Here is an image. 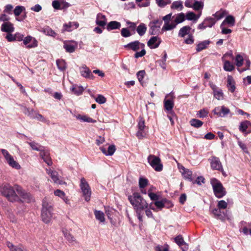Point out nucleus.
<instances>
[{
    "label": "nucleus",
    "instance_id": "nucleus-1",
    "mask_svg": "<svg viewBox=\"0 0 251 251\" xmlns=\"http://www.w3.org/2000/svg\"><path fill=\"white\" fill-rule=\"evenodd\" d=\"M0 191L1 194L10 201H18V195L22 197L25 201L29 202L31 201V195L25 192L19 185H16L12 187L8 184L4 185L0 188Z\"/></svg>",
    "mask_w": 251,
    "mask_h": 251
},
{
    "label": "nucleus",
    "instance_id": "nucleus-2",
    "mask_svg": "<svg viewBox=\"0 0 251 251\" xmlns=\"http://www.w3.org/2000/svg\"><path fill=\"white\" fill-rule=\"evenodd\" d=\"M128 199L136 212L148 208V203L138 193H134L132 195L128 196Z\"/></svg>",
    "mask_w": 251,
    "mask_h": 251
},
{
    "label": "nucleus",
    "instance_id": "nucleus-3",
    "mask_svg": "<svg viewBox=\"0 0 251 251\" xmlns=\"http://www.w3.org/2000/svg\"><path fill=\"white\" fill-rule=\"evenodd\" d=\"M53 209L52 203L45 198L43 201L41 218L46 224L50 223L53 217Z\"/></svg>",
    "mask_w": 251,
    "mask_h": 251
},
{
    "label": "nucleus",
    "instance_id": "nucleus-4",
    "mask_svg": "<svg viewBox=\"0 0 251 251\" xmlns=\"http://www.w3.org/2000/svg\"><path fill=\"white\" fill-rule=\"evenodd\" d=\"M210 184L212 186L215 196L220 199L226 195V191L221 182L215 178L210 179Z\"/></svg>",
    "mask_w": 251,
    "mask_h": 251
},
{
    "label": "nucleus",
    "instance_id": "nucleus-5",
    "mask_svg": "<svg viewBox=\"0 0 251 251\" xmlns=\"http://www.w3.org/2000/svg\"><path fill=\"white\" fill-rule=\"evenodd\" d=\"M79 187L84 200L86 201H89L91 200L92 190L88 182L84 177L80 178Z\"/></svg>",
    "mask_w": 251,
    "mask_h": 251
},
{
    "label": "nucleus",
    "instance_id": "nucleus-6",
    "mask_svg": "<svg viewBox=\"0 0 251 251\" xmlns=\"http://www.w3.org/2000/svg\"><path fill=\"white\" fill-rule=\"evenodd\" d=\"M1 152L8 165L12 168L16 170H20L21 168V165L16 161L13 156L5 149H1Z\"/></svg>",
    "mask_w": 251,
    "mask_h": 251
},
{
    "label": "nucleus",
    "instance_id": "nucleus-7",
    "mask_svg": "<svg viewBox=\"0 0 251 251\" xmlns=\"http://www.w3.org/2000/svg\"><path fill=\"white\" fill-rule=\"evenodd\" d=\"M148 161L151 167L157 172H160L163 169V165L159 157L151 154L148 157Z\"/></svg>",
    "mask_w": 251,
    "mask_h": 251
},
{
    "label": "nucleus",
    "instance_id": "nucleus-8",
    "mask_svg": "<svg viewBox=\"0 0 251 251\" xmlns=\"http://www.w3.org/2000/svg\"><path fill=\"white\" fill-rule=\"evenodd\" d=\"M46 172L50 176L54 183L60 185L66 184L61 177L58 176V174L56 171L52 170L50 169H47Z\"/></svg>",
    "mask_w": 251,
    "mask_h": 251
},
{
    "label": "nucleus",
    "instance_id": "nucleus-9",
    "mask_svg": "<svg viewBox=\"0 0 251 251\" xmlns=\"http://www.w3.org/2000/svg\"><path fill=\"white\" fill-rule=\"evenodd\" d=\"M77 43L74 40H66L63 41V48L67 52H74L77 48Z\"/></svg>",
    "mask_w": 251,
    "mask_h": 251
},
{
    "label": "nucleus",
    "instance_id": "nucleus-10",
    "mask_svg": "<svg viewBox=\"0 0 251 251\" xmlns=\"http://www.w3.org/2000/svg\"><path fill=\"white\" fill-rule=\"evenodd\" d=\"M23 41L24 44L28 49L34 48L38 46L37 40L30 35L24 38Z\"/></svg>",
    "mask_w": 251,
    "mask_h": 251
},
{
    "label": "nucleus",
    "instance_id": "nucleus-11",
    "mask_svg": "<svg viewBox=\"0 0 251 251\" xmlns=\"http://www.w3.org/2000/svg\"><path fill=\"white\" fill-rule=\"evenodd\" d=\"M209 86L213 91L215 98L218 100H222L224 99V94L221 89L219 88L212 82H209Z\"/></svg>",
    "mask_w": 251,
    "mask_h": 251
},
{
    "label": "nucleus",
    "instance_id": "nucleus-12",
    "mask_svg": "<svg viewBox=\"0 0 251 251\" xmlns=\"http://www.w3.org/2000/svg\"><path fill=\"white\" fill-rule=\"evenodd\" d=\"M25 114L31 119H36L44 123H47L48 120L42 115L39 114L37 111H26Z\"/></svg>",
    "mask_w": 251,
    "mask_h": 251
},
{
    "label": "nucleus",
    "instance_id": "nucleus-13",
    "mask_svg": "<svg viewBox=\"0 0 251 251\" xmlns=\"http://www.w3.org/2000/svg\"><path fill=\"white\" fill-rule=\"evenodd\" d=\"M138 131L136 133V136L139 139L143 138L144 135V129L146 127L145 125V120L142 117H140L138 123Z\"/></svg>",
    "mask_w": 251,
    "mask_h": 251
},
{
    "label": "nucleus",
    "instance_id": "nucleus-14",
    "mask_svg": "<svg viewBox=\"0 0 251 251\" xmlns=\"http://www.w3.org/2000/svg\"><path fill=\"white\" fill-rule=\"evenodd\" d=\"M79 71L81 75L86 78L90 79H93L94 76L92 74L91 71L87 67L86 65H83L79 68Z\"/></svg>",
    "mask_w": 251,
    "mask_h": 251
},
{
    "label": "nucleus",
    "instance_id": "nucleus-15",
    "mask_svg": "<svg viewBox=\"0 0 251 251\" xmlns=\"http://www.w3.org/2000/svg\"><path fill=\"white\" fill-rule=\"evenodd\" d=\"M239 231L246 235L249 234L251 235V222L248 223L243 221L241 222Z\"/></svg>",
    "mask_w": 251,
    "mask_h": 251
},
{
    "label": "nucleus",
    "instance_id": "nucleus-16",
    "mask_svg": "<svg viewBox=\"0 0 251 251\" xmlns=\"http://www.w3.org/2000/svg\"><path fill=\"white\" fill-rule=\"evenodd\" d=\"M227 55H228V53H226L222 57V60L224 63L223 68L226 71L231 72L235 69V66L233 63L226 59V57Z\"/></svg>",
    "mask_w": 251,
    "mask_h": 251
},
{
    "label": "nucleus",
    "instance_id": "nucleus-17",
    "mask_svg": "<svg viewBox=\"0 0 251 251\" xmlns=\"http://www.w3.org/2000/svg\"><path fill=\"white\" fill-rule=\"evenodd\" d=\"M212 213L214 215V217L221 221H224L226 218L229 219L226 212H221V209L218 208H214L212 210Z\"/></svg>",
    "mask_w": 251,
    "mask_h": 251
},
{
    "label": "nucleus",
    "instance_id": "nucleus-18",
    "mask_svg": "<svg viewBox=\"0 0 251 251\" xmlns=\"http://www.w3.org/2000/svg\"><path fill=\"white\" fill-rule=\"evenodd\" d=\"M71 112L74 117L81 122L94 123L96 122V121L86 115L76 114L75 112V111H74V112H72V111H71Z\"/></svg>",
    "mask_w": 251,
    "mask_h": 251
},
{
    "label": "nucleus",
    "instance_id": "nucleus-19",
    "mask_svg": "<svg viewBox=\"0 0 251 251\" xmlns=\"http://www.w3.org/2000/svg\"><path fill=\"white\" fill-rule=\"evenodd\" d=\"M240 131L245 134H248L251 132V123L248 121H245L240 123L239 127Z\"/></svg>",
    "mask_w": 251,
    "mask_h": 251
},
{
    "label": "nucleus",
    "instance_id": "nucleus-20",
    "mask_svg": "<svg viewBox=\"0 0 251 251\" xmlns=\"http://www.w3.org/2000/svg\"><path fill=\"white\" fill-rule=\"evenodd\" d=\"M161 24L162 21L159 20H154L151 22L149 24L150 34H154L156 31L159 29Z\"/></svg>",
    "mask_w": 251,
    "mask_h": 251
},
{
    "label": "nucleus",
    "instance_id": "nucleus-21",
    "mask_svg": "<svg viewBox=\"0 0 251 251\" xmlns=\"http://www.w3.org/2000/svg\"><path fill=\"white\" fill-rule=\"evenodd\" d=\"M210 163L212 169L223 171V167L219 158L212 157Z\"/></svg>",
    "mask_w": 251,
    "mask_h": 251
},
{
    "label": "nucleus",
    "instance_id": "nucleus-22",
    "mask_svg": "<svg viewBox=\"0 0 251 251\" xmlns=\"http://www.w3.org/2000/svg\"><path fill=\"white\" fill-rule=\"evenodd\" d=\"M79 26V24L77 22H69L67 24L63 25L62 32H70L74 29H76Z\"/></svg>",
    "mask_w": 251,
    "mask_h": 251
},
{
    "label": "nucleus",
    "instance_id": "nucleus-23",
    "mask_svg": "<svg viewBox=\"0 0 251 251\" xmlns=\"http://www.w3.org/2000/svg\"><path fill=\"white\" fill-rule=\"evenodd\" d=\"M164 104L166 110H172L174 103L172 94H169L166 96V98L164 101Z\"/></svg>",
    "mask_w": 251,
    "mask_h": 251
},
{
    "label": "nucleus",
    "instance_id": "nucleus-24",
    "mask_svg": "<svg viewBox=\"0 0 251 251\" xmlns=\"http://www.w3.org/2000/svg\"><path fill=\"white\" fill-rule=\"evenodd\" d=\"M161 40L157 36H153L151 38L148 42V46L151 49H156L159 46Z\"/></svg>",
    "mask_w": 251,
    "mask_h": 251
},
{
    "label": "nucleus",
    "instance_id": "nucleus-25",
    "mask_svg": "<svg viewBox=\"0 0 251 251\" xmlns=\"http://www.w3.org/2000/svg\"><path fill=\"white\" fill-rule=\"evenodd\" d=\"M40 156L49 166L51 165L52 161L50 156V153L48 150H45L44 148L40 151Z\"/></svg>",
    "mask_w": 251,
    "mask_h": 251
},
{
    "label": "nucleus",
    "instance_id": "nucleus-26",
    "mask_svg": "<svg viewBox=\"0 0 251 251\" xmlns=\"http://www.w3.org/2000/svg\"><path fill=\"white\" fill-rule=\"evenodd\" d=\"M126 48L131 49L134 51H136L139 50L140 48L144 47V44L140 43L138 41H135L131 43H128L125 46Z\"/></svg>",
    "mask_w": 251,
    "mask_h": 251
},
{
    "label": "nucleus",
    "instance_id": "nucleus-27",
    "mask_svg": "<svg viewBox=\"0 0 251 251\" xmlns=\"http://www.w3.org/2000/svg\"><path fill=\"white\" fill-rule=\"evenodd\" d=\"M175 242L181 248L183 251H186L188 249V244H186L181 235H178L175 238Z\"/></svg>",
    "mask_w": 251,
    "mask_h": 251
},
{
    "label": "nucleus",
    "instance_id": "nucleus-28",
    "mask_svg": "<svg viewBox=\"0 0 251 251\" xmlns=\"http://www.w3.org/2000/svg\"><path fill=\"white\" fill-rule=\"evenodd\" d=\"M178 169L185 179H188L190 181L192 180V172L191 171L185 168L182 166H179Z\"/></svg>",
    "mask_w": 251,
    "mask_h": 251
},
{
    "label": "nucleus",
    "instance_id": "nucleus-29",
    "mask_svg": "<svg viewBox=\"0 0 251 251\" xmlns=\"http://www.w3.org/2000/svg\"><path fill=\"white\" fill-rule=\"evenodd\" d=\"M14 27L13 25L9 22L3 23L1 26V30L2 32L8 33H12L14 31Z\"/></svg>",
    "mask_w": 251,
    "mask_h": 251
},
{
    "label": "nucleus",
    "instance_id": "nucleus-30",
    "mask_svg": "<svg viewBox=\"0 0 251 251\" xmlns=\"http://www.w3.org/2000/svg\"><path fill=\"white\" fill-rule=\"evenodd\" d=\"M96 23L100 26L103 27L106 24V18L105 15L101 13H99L97 15Z\"/></svg>",
    "mask_w": 251,
    "mask_h": 251
},
{
    "label": "nucleus",
    "instance_id": "nucleus-31",
    "mask_svg": "<svg viewBox=\"0 0 251 251\" xmlns=\"http://www.w3.org/2000/svg\"><path fill=\"white\" fill-rule=\"evenodd\" d=\"M54 194L55 196L60 198L65 203L70 204V200L63 191L57 189L54 191Z\"/></svg>",
    "mask_w": 251,
    "mask_h": 251
},
{
    "label": "nucleus",
    "instance_id": "nucleus-32",
    "mask_svg": "<svg viewBox=\"0 0 251 251\" xmlns=\"http://www.w3.org/2000/svg\"><path fill=\"white\" fill-rule=\"evenodd\" d=\"M100 150L105 155H112L115 152L116 148L114 145H111L108 146L107 150L103 147H100Z\"/></svg>",
    "mask_w": 251,
    "mask_h": 251
},
{
    "label": "nucleus",
    "instance_id": "nucleus-33",
    "mask_svg": "<svg viewBox=\"0 0 251 251\" xmlns=\"http://www.w3.org/2000/svg\"><path fill=\"white\" fill-rule=\"evenodd\" d=\"M191 27L189 25H185L181 27L178 32V35L180 37H184L186 35L190 34Z\"/></svg>",
    "mask_w": 251,
    "mask_h": 251
},
{
    "label": "nucleus",
    "instance_id": "nucleus-34",
    "mask_svg": "<svg viewBox=\"0 0 251 251\" xmlns=\"http://www.w3.org/2000/svg\"><path fill=\"white\" fill-rule=\"evenodd\" d=\"M227 87L228 90L232 93L234 92L235 90V83L233 77L230 75L227 76Z\"/></svg>",
    "mask_w": 251,
    "mask_h": 251
},
{
    "label": "nucleus",
    "instance_id": "nucleus-35",
    "mask_svg": "<svg viewBox=\"0 0 251 251\" xmlns=\"http://www.w3.org/2000/svg\"><path fill=\"white\" fill-rule=\"evenodd\" d=\"M204 7L203 2L201 1H198L197 0H194V4L192 8L196 11H198L200 13H201L202 10Z\"/></svg>",
    "mask_w": 251,
    "mask_h": 251
},
{
    "label": "nucleus",
    "instance_id": "nucleus-36",
    "mask_svg": "<svg viewBox=\"0 0 251 251\" xmlns=\"http://www.w3.org/2000/svg\"><path fill=\"white\" fill-rule=\"evenodd\" d=\"M121 26V24L120 22L117 21H113L110 22L106 26V29L108 30H111L113 29H120Z\"/></svg>",
    "mask_w": 251,
    "mask_h": 251
},
{
    "label": "nucleus",
    "instance_id": "nucleus-37",
    "mask_svg": "<svg viewBox=\"0 0 251 251\" xmlns=\"http://www.w3.org/2000/svg\"><path fill=\"white\" fill-rule=\"evenodd\" d=\"M201 12L196 15L193 12H188L186 14L185 19L188 21H197L201 17Z\"/></svg>",
    "mask_w": 251,
    "mask_h": 251
},
{
    "label": "nucleus",
    "instance_id": "nucleus-38",
    "mask_svg": "<svg viewBox=\"0 0 251 251\" xmlns=\"http://www.w3.org/2000/svg\"><path fill=\"white\" fill-rule=\"evenodd\" d=\"M39 31L48 36L54 37L56 35V33L49 26L44 27Z\"/></svg>",
    "mask_w": 251,
    "mask_h": 251
},
{
    "label": "nucleus",
    "instance_id": "nucleus-39",
    "mask_svg": "<svg viewBox=\"0 0 251 251\" xmlns=\"http://www.w3.org/2000/svg\"><path fill=\"white\" fill-rule=\"evenodd\" d=\"M210 44V41L209 40H204L203 41H202L200 43H199L197 45L196 47V50L198 52H200L203 50L206 49L208 46Z\"/></svg>",
    "mask_w": 251,
    "mask_h": 251
},
{
    "label": "nucleus",
    "instance_id": "nucleus-40",
    "mask_svg": "<svg viewBox=\"0 0 251 251\" xmlns=\"http://www.w3.org/2000/svg\"><path fill=\"white\" fill-rule=\"evenodd\" d=\"M235 18L231 15L227 16L225 20L222 22L220 27L223 26L226 23L229 24L230 26H233L235 25Z\"/></svg>",
    "mask_w": 251,
    "mask_h": 251
},
{
    "label": "nucleus",
    "instance_id": "nucleus-41",
    "mask_svg": "<svg viewBox=\"0 0 251 251\" xmlns=\"http://www.w3.org/2000/svg\"><path fill=\"white\" fill-rule=\"evenodd\" d=\"M147 27L145 24H140L137 27L136 31L138 34L140 36H143L146 32Z\"/></svg>",
    "mask_w": 251,
    "mask_h": 251
},
{
    "label": "nucleus",
    "instance_id": "nucleus-42",
    "mask_svg": "<svg viewBox=\"0 0 251 251\" xmlns=\"http://www.w3.org/2000/svg\"><path fill=\"white\" fill-rule=\"evenodd\" d=\"M203 22L206 27H211L215 24L216 20L214 18L207 17L204 20Z\"/></svg>",
    "mask_w": 251,
    "mask_h": 251
},
{
    "label": "nucleus",
    "instance_id": "nucleus-43",
    "mask_svg": "<svg viewBox=\"0 0 251 251\" xmlns=\"http://www.w3.org/2000/svg\"><path fill=\"white\" fill-rule=\"evenodd\" d=\"M63 233L65 238L70 243H75L76 242L75 237L67 230H63Z\"/></svg>",
    "mask_w": 251,
    "mask_h": 251
},
{
    "label": "nucleus",
    "instance_id": "nucleus-44",
    "mask_svg": "<svg viewBox=\"0 0 251 251\" xmlns=\"http://www.w3.org/2000/svg\"><path fill=\"white\" fill-rule=\"evenodd\" d=\"M84 88L81 86L75 85L71 88V91L76 95H81L84 91Z\"/></svg>",
    "mask_w": 251,
    "mask_h": 251
},
{
    "label": "nucleus",
    "instance_id": "nucleus-45",
    "mask_svg": "<svg viewBox=\"0 0 251 251\" xmlns=\"http://www.w3.org/2000/svg\"><path fill=\"white\" fill-rule=\"evenodd\" d=\"M227 14L226 11L224 10L221 9L220 10L216 12L215 14L213 15V16L214 17V18L215 19L216 22L222 18H223L225 15Z\"/></svg>",
    "mask_w": 251,
    "mask_h": 251
},
{
    "label": "nucleus",
    "instance_id": "nucleus-46",
    "mask_svg": "<svg viewBox=\"0 0 251 251\" xmlns=\"http://www.w3.org/2000/svg\"><path fill=\"white\" fill-rule=\"evenodd\" d=\"M172 9H177L181 11L183 8V2L180 0L175 1L173 2L171 5Z\"/></svg>",
    "mask_w": 251,
    "mask_h": 251
},
{
    "label": "nucleus",
    "instance_id": "nucleus-47",
    "mask_svg": "<svg viewBox=\"0 0 251 251\" xmlns=\"http://www.w3.org/2000/svg\"><path fill=\"white\" fill-rule=\"evenodd\" d=\"M185 20V15L184 13L181 12L176 15L174 23L176 24V25L182 23Z\"/></svg>",
    "mask_w": 251,
    "mask_h": 251
},
{
    "label": "nucleus",
    "instance_id": "nucleus-48",
    "mask_svg": "<svg viewBox=\"0 0 251 251\" xmlns=\"http://www.w3.org/2000/svg\"><path fill=\"white\" fill-rule=\"evenodd\" d=\"M95 216L97 220H99L101 223L105 222V218L104 213L99 210H96L94 212Z\"/></svg>",
    "mask_w": 251,
    "mask_h": 251
},
{
    "label": "nucleus",
    "instance_id": "nucleus-49",
    "mask_svg": "<svg viewBox=\"0 0 251 251\" xmlns=\"http://www.w3.org/2000/svg\"><path fill=\"white\" fill-rule=\"evenodd\" d=\"M154 250L155 251H172L170 250V247L169 245L165 244L163 245L156 246Z\"/></svg>",
    "mask_w": 251,
    "mask_h": 251
},
{
    "label": "nucleus",
    "instance_id": "nucleus-50",
    "mask_svg": "<svg viewBox=\"0 0 251 251\" xmlns=\"http://www.w3.org/2000/svg\"><path fill=\"white\" fill-rule=\"evenodd\" d=\"M167 113V117L170 120L171 124L173 125L174 124L175 120L176 119V116L175 114L174 111H166Z\"/></svg>",
    "mask_w": 251,
    "mask_h": 251
},
{
    "label": "nucleus",
    "instance_id": "nucleus-51",
    "mask_svg": "<svg viewBox=\"0 0 251 251\" xmlns=\"http://www.w3.org/2000/svg\"><path fill=\"white\" fill-rule=\"evenodd\" d=\"M230 111H213L214 114L217 117H227L228 115L230 117L231 115L229 113Z\"/></svg>",
    "mask_w": 251,
    "mask_h": 251
},
{
    "label": "nucleus",
    "instance_id": "nucleus-52",
    "mask_svg": "<svg viewBox=\"0 0 251 251\" xmlns=\"http://www.w3.org/2000/svg\"><path fill=\"white\" fill-rule=\"evenodd\" d=\"M166 202L167 200L165 199H162L161 201L157 200L154 202V205L156 206L157 208L161 210L165 206Z\"/></svg>",
    "mask_w": 251,
    "mask_h": 251
},
{
    "label": "nucleus",
    "instance_id": "nucleus-53",
    "mask_svg": "<svg viewBox=\"0 0 251 251\" xmlns=\"http://www.w3.org/2000/svg\"><path fill=\"white\" fill-rule=\"evenodd\" d=\"M28 144L33 150L37 151H41L44 148L43 147L39 145L38 144L34 142H28Z\"/></svg>",
    "mask_w": 251,
    "mask_h": 251
},
{
    "label": "nucleus",
    "instance_id": "nucleus-54",
    "mask_svg": "<svg viewBox=\"0 0 251 251\" xmlns=\"http://www.w3.org/2000/svg\"><path fill=\"white\" fill-rule=\"evenodd\" d=\"M190 125L195 127H201L203 123L199 120L196 119H192L190 121Z\"/></svg>",
    "mask_w": 251,
    "mask_h": 251
},
{
    "label": "nucleus",
    "instance_id": "nucleus-55",
    "mask_svg": "<svg viewBox=\"0 0 251 251\" xmlns=\"http://www.w3.org/2000/svg\"><path fill=\"white\" fill-rule=\"evenodd\" d=\"M176 25V24H175L174 22L171 24L169 23H165L162 29L165 31L170 30L175 28Z\"/></svg>",
    "mask_w": 251,
    "mask_h": 251
},
{
    "label": "nucleus",
    "instance_id": "nucleus-56",
    "mask_svg": "<svg viewBox=\"0 0 251 251\" xmlns=\"http://www.w3.org/2000/svg\"><path fill=\"white\" fill-rule=\"evenodd\" d=\"M148 184V180L145 178L140 177L139 180V186L140 189H144Z\"/></svg>",
    "mask_w": 251,
    "mask_h": 251
},
{
    "label": "nucleus",
    "instance_id": "nucleus-57",
    "mask_svg": "<svg viewBox=\"0 0 251 251\" xmlns=\"http://www.w3.org/2000/svg\"><path fill=\"white\" fill-rule=\"evenodd\" d=\"M236 66L238 67H241L243 64V57L240 54H237L235 58Z\"/></svg>",
    "mask_w": 251,
    "mask_h": 251
},
{
    "label": "nucleus",
    "instance_id": "nucleus-58",
    "mask_svg": "<svg viewBox=\"0 0 251 251\" xmlns=\"http://www.w3.org/2000/svg\"><path fill=\"white\" fill-rule=\"evenodd\" d=\"M56 64L58 68L61 71L65 70L66 68V63L63 60H57Z\"/></svg>",
    "mask_w": 251,
    "mask_h": 251
},
{
    "label": "nucleus",
    "instance_id": "nucleus-59",
    "mask_svg": "<svg viewBox=\"0 0 251 251\" xmlns=\"http://www.w3.org/2000/svg\"><path fill=\"white\" fill-rule=\"evenodd\" d=\"M228 205L227 202L224 200H221L218 201L217 207L219 209H225Z\"/></svg>",
    "mask_w": 251,
    "mask_h": 251
},
{
    "label": "nucleus",
    "instance_id": "nucleus-60",
    "mask_svg": "<svg viewBox=\"0 0 251 251\" xmlns=\"http://www.w3.org/2000/svg\"><path fill=\"white\" fill-rule=\"evenodd\" d=\"M156 3L159 7H164L168 4L171 3L170 0H155Z\"/></svg>",
    "mask_w": 251,
    "mask_h": 251
},
{
    "label": "nucleus",
    "instance_id": "nucleus-61",
    "mask_svg": "<svg viewBox=\"0 0 251 251\" xmlns=\"http://www.w3.org/2000/svg\"><path fill=\"white\" fill-rule=\"evenodd\" d=\"M121 35L124 37H128L131 35V33L127 28H123L121 29Z\"/></svg>",
    "mask_w": 251,
    "mask_h": 251
},
{
    "label": "nucleus",
    "instance_id": "nucleus-62",
    "mask_svg": "<svg viewBox=\"0 0 251 251\" xmlns=\"http://www.w3.org/2000/svg\"><path fill=\"white\" fill-rule=\"evenodd\" d=\"M24 7L22 6H17L14 10V14L16 16H18L21 14Z\"/></svg>",
    "mask_w": 251,
    "mask_h": 251
},
{
    "label": "nucleus",
    "instance_id": "nucleus-63",
    "mask_svg": "<svg viewBox=\"0 0 251 251\" xmlns=\"http://www.w3.org/2000/svg\"><path fill=\"white\" fill-rule=\"evenodd\" d=\"M148 196L151 200L155 201L158 200L159 199L158 195L151 192L150 191H148Z\"/></svg>",
    "mask_w": 251,
    "mask_h": 251
},
{
    "label": "nucleus",
    "instance_id": "nucleus-64",
    "mask_svg": "<svg viewBox=\"0 0 251 251\" xmlns=\"http://www.w3.org/2000/svg\"><path fill=\"white\" fill-rule=\"evenodd\" d=\"M184 42L186 44H192L194 43V39L192 34L188 35V38L184 40Z\"/></svg>",
    "mask_w": 251,
    "mask_h": 251
}]
</instances>
